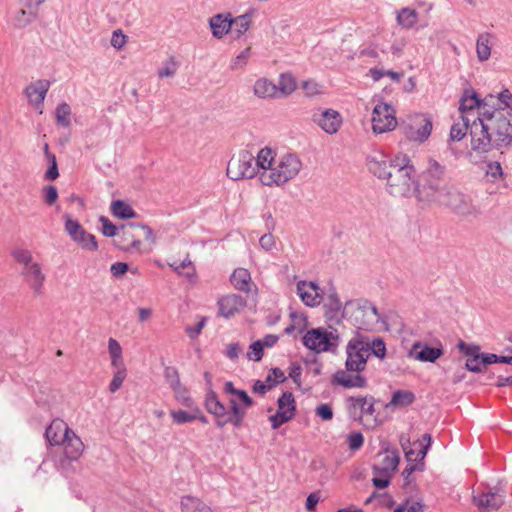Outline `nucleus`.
I'll list each match as a JSON object with an SVG mask.
<instances>
[{
	"label": "nucleus",
	"mask_w": 512,
	"mask_h": 512,
	"mask_svg": "<svg viewBox=\"0 0 512 512\" xmlns=\"http://www.w3.org/2000/svg\"><path fill=\"white\" fill-rule=\"evenodd\" d=\"M481 116L472 121L471 149L487 153L512 144V93L508 89L497 95L496 104H485Z\"/></svg>",
	"instance_id": "nucleus-1"
},
{
	"label": "nucleus",
	"mask_w": 512,
	"mask_h": 512,
	"mask_svg": "<svg viewBox=\"0 0 512 512\" xmlns=\"http://www.w3.org/2000/svg\"><path fill=\"white\" fill-rule=\"evenodd\" d=\"M368 169L378 179L386 181V191L394 197L416 196V170L406 154L389 159L380 152L368 157Z\"/></svg>",
	"instance_id": "nucleus-2"
},
{
	"label": "nucleus",
	"mask_w": 512,
	"mask_h": 512,
	"mask_svg": "<svg viewBox=\"0 0 512 512\" xmlns=\"http://www.w3.org/2000/svg\"><path fill=\"white\" fill-rule=\"evenodd\" d=\"M366 347L368 344L363 340V334L357 332L346 346V370H338L332 377V384L344 388H365L367 380L360 374L366 367L369 358Z\"/></svg>",
	"instance_id": "nucleus-3"
},
{
	"label": "nucleus",
	"mask_w": 512,
	"mask_h": 512,
	"mask_svg": "<svg viewBox=\"0 0 512 512\" xmlns=\"http://www.w3.org/2000/svg\"><path fill=\"white\" fill-rule=\"evenodd\" d=\"M446 167L430 158L427 167L421 173L419 182L416 181V198L419 202L434 204L445 191L447 184H443Z\"/></svg>",
	"instance_id": "nucleus-4"
},
{
	"label": "nucleus",
	"mask_w": 512,
	"mask_h": 512,
	"mask_svg": "<svg viewBox=\"0 0 512 512\" xmlns=\"http://www.w3.org/2000/svg\"><path fill=\"white\" fill-rule=\"evenodd\" d=\"M434 204L443 206L455 215L464 218L475 219L481 214L480 208L473 204L471 197L453 185L447 186Z\"/></svg>",
	"instance_id": "nucleus-5"
},
{
	"label": "nucleus",
	"mask_w": 512,
	"mask_h": 512,
	"mask_svg": "<svg viewBox=\"0 0 512 512\" xmlns=\"http://www.w3.org/2000/svg\"><path fill=\"white\" fill-rule=\"evenodd\" d=\"M302 168L300 158L292 153L283 155L277 165L270 171L260 173V181L263 185H282L295 178Z\"/></svg>",
	"instance_id": "nucleus-6"
},
{
	"label": "nucleus",
	"mask_w": 512,
	"mask_h": 512,
	"mask_svg": "<svg viewBox=\"0 0 512 512\" xmlns=\"http://www.w3.org/2000/svg\"><path fill=\"white\" fill-rule=\"evenodd\" d=\"M345 309L353 324L361 330H372L380 318L376 306L367 299L348 301Z\"/></svg>",
	"instance_id": "nucleus-7"
},
{
	"label": "nucleus",
	"mask_w": 512,
	"mask_h": 512,
	"mask_svg": "<svg viewBox=\"0 0 512 512\" xmlns=\"http://www.w3.org/2000/svg\"><path fill=\"white\" fill-rule=\"evenodd\" d=\"M226 173L234 181L253 178L257 174L254 155L246 150L240 151L228 162Z\"/></svg>",
	"instance_id": "nucleus-8"
},
{
	"label": "nucleus",
	"mask_w": 512,
	"mask_h": 512,
	"mask_svg": "<svg viewBox=\"0 0 512 512\" xmlns=\"http://www.w3.org/2000/svg\"><path fill=\"white\" fill-rule=\"evenodd\" d=\"M339 337L322 328L311 329L303 337V344L317 353L330 351L338 346Z\"/></svg>",
	"instance_id": "nucleus-9"
},
{
	"label": "nucleus",
	"mask_w": 512,
	"mask_h": 512,
	"mask_svg": "<svg viewBox=\"0 0 512 512\" xmlns=\"http://www.w3.org/2000/svg\"><path fill=\"white\" fill-rule=\"evenodd\" d=\"M63 218L65 221V231L73 242L84 250L96 251L98 249V243L94 235L88 233L82 225L77 220L72 219L69 214H65Z\"/></svg>",
	"instance_id": "nucleus-10"
},
{
	"label": "nucleus",
	"mask_w": 512,
	"mask_h": 512,
	"mask_svg": "<svg viewBox=\"0 0 512 512\" xmlns=\"http://www.w3.org/2000/svg\"><path fill=\"white\" fill-rule=\"evenodd\" d=\"M397 125L394 108L388 103L377 104L372 112V129L375 133H385Z\"/></svg>",
	"instance_id": "nucleus-11"
},
{
	"label": "nucleus",
	"mask_w": 512,
	"mask_h": 512,
	"mask_svg": "<svg viewBox=\"0 0 512 512\" xmlns=\"http://www.w3.org/2000/svg\"><path fill=\"white\" fill-rule=\"evenodd\" d=\"M497 96L487 95L484 99H480L477 93L473 89H466L463 92V95L460 98V106L459 110L461 115H468L474 117V110L477 109V116H481V112L483 111V107L485 104H496Z\"/></svg>",
	"instance_id": "nucleus-12"
},
{
	"label": "nucleus",
	"mask_w": 512,
	"mask_h": 512,
	"mask_svg": "<svg viewBox=\"0 0 512 512\" xmlns=\"http://www.w3.org/2000/svg\"><path fill=\"white\" fill-rule=\"evenodd\" d=\"M312 121L317 124L325 133L329 135L336 134L343 123L341 114L331 108H318L313 111Z\"/></svg>",
	"instance_id": "nucleus-13"
},
{
	"label": "nucleus",
	"mask_w": 512,
	"mask_h": 512,
	"mask_svg": "<svg viewBox=\"0 0 512 512\" xmlns=\"http://www.w3.org/2000/svg\"><path fill=\"white\" fill-rule=\"evenodd\" d=\"M504 497L501 489L489 488L487 491L473 495V502L479 509L490 512L502 506Z\"/></svg>",
	"instance_id": "nucleus-14"
},
{
	"label": "nucleus",
	"mask_w": 512,
	"mask_h": 512,
	"mask_svg": "<svg viewBox=\"0 0 512 512\" xmlns=\"http://www.w3.org/2000/svg\"><path fill=\"white\" fill-rule=\"evenodd\" d=\"M296 288L298 296L306 306L316 307L321 303L323 297L317 283L301 280L297 282Z\"/></svg>",
	"instance_id": "nucleus-15"
},
{
	"label": "nucleus",
	"mask_w": 512,
	"mask_h": 512,
	"mask_svg": "<svg viewBox=\"0 0 512 512\" xmlns=\"http://www.w3.org/2000/svg\"><path fill=\"white\" fill-rule=\"evenodd\" d=\"M324 315L325 317L335 324H339L344 317L347 309L343 308L342 303L334 289L326 296L324 303Z\"/></svg>",
	"instance_id": "nucleus-16"
},
{
	"label": "nucleus",
	"mask_w": 512,
	"mask_h": 512,
	"mask_svg": "<svg viewBox=\"0 0 512 512\" xmlns=\"http://www.w3.org/2000/svg\"><path fill=\"white\" fill-rule=\"evenodd\" d=\"M21 275L24 281L33 290L34 294L40 295L42 293L46 276L43 273L39 263H36L33 266H29L25 270H21Z\"/></svg>",
	"instance_id": "nucleus-17"
},
{
	"label": "nucleus",
	"mask_w": 512,
	"mask_h": 512,
	"mask_svg": "<svg viewBox=\"0 0 512 512\" xmlns=\"http://www.w3.org/2000/svg\"><path fill=\"white\" fill-rule=\"evenodd\" d=\"M414 124L417 127L411 126L408 132V137L416 142L422 143L426 141L432 132V119L428 115L418 116Z\"/></svg>",
	"instance_id": "nucleus-18"
},
{
	"label": "nucleus",
	"mask_w": 512,
	"mask_h": 512,
	"mask_svg": "<svg viewBox=\"0 0 512 512\" xmlns=\"http://www.w3.org/2000/svg\"><path fill=\"white\" fill-rule=\"evenodd\" d=\"M72 429L62 420H53L46 428L45 437L50 445H61L69 436Z\"/></svg>",
	"instance_id": "nucleus-19"
},
{
	"label": "nucleus",
	"mask_w": 512,
	"mask_h": 512,
	"mask_svg": "<svg viewBox=\"0 0 512 512\" xmlns=\"http://www.w3.org/2000/svg\"><path fill=\"white\" fill-rule=\"evenodd\" d=\"M219 314L225 318L233 316L246 306V300L237 294H229L218 301Z\"/></svg>",
	"instance_id": "nucleus-20"
},
{
	"label": "nucleus",
	"mask_w": 512,
	"mask_h": 512,
	"mask_svg": "<svg viewBox=\"0 0 512 512\" xmlns=\"http://www.w3.org/2000/svg\"><path fill=\"white\" fill-rule=\"evenodd\" d=\"M136 229H138V224L135 223L122 224L120 226L121 234L117 241V246L120 249L130 251L133 248H139L141 241L137 239V236L134 233V230Z\"/></svg>",
	"instance_id": "nucleus-21"
},
{
	"label": "nucleus",
	"mask_w": 512,
	"mask_h": 512,
	"mask_svg": "<svg viewBox=\"0 0 512 512\" xmlns=\"http://www.w3.org/2000/svg\"><path fill=\"white\" fill-rule=\"evenodd\" d=\"M349 413L353 418H361L363 415H373L375 412L372 398L368 397H349Z\"/></svg>",
	"instance_id": "nucleus-22"
},
{
	"label": "nucleus",
	"mask_w": 512,
	"mask_h": 512,
	"mask_svg": "<svg viewBox=\"0 0 512 512\" xmlns=\"http://www.w3.org/2000/svg\"><path fill=\"white\" fill-rule=\"evenodd\" d=\"M380 456H382V460L379 464L373 466V473H384L392 476L399 465L398 452L396 450H386Z\"/></svg>",
	"instance_id": "nucleus-23"
},
{
	"label": "nucleus",
	"mask_w": 512,
	"mask_h": 512,
	"mask_svg": "<svg viewBox=\"0 0 512 512\" xmlns=\"http://www.w3.org/2000/svg\"><path fill=\"white\" fill-rule=\"evenodd\" d=\"M50 83L47 80H37L25 89V94L29 102L38 107L40 106L49 90Z\"/></svg>",
	"instance_id": "nucleus-24"
},
{
	"label": "nucleus",
	"mask_w": 512,
	"mask_h": 512,
	"mask_svg": "<svg viewBox=\"0 0 512 512\" xmlns=\"http://www.w3.org/2000/svg\"><path fill=\"white\" fill-rule=\"evenodd\" d=\"M442 355V348L430 347L427 345L422 346L420 342L415 343L411 351V356H413L414 359L421 362L434 363Z\"/></svg>",
	"instance_id": "nucleus-25"
},
{
	"label": "nucleus",
	"mask_w": 512,
	"mask_h": 512,
	"mask_svg": "<svg viewBox=\"0 0 512 512\" xmlns=\"http://www.w3.org/2000/svg\"><path fill=\"white\" fill-rule=\"evenodd\" d=\"M209 25L212 35L215 38L221 39L232 29L231 15L229 13L226 15L216 14L210 18Z\"/></svg>",
	"instance_id": "nucleus-26"
},
{
	"label": "nucleus",
	"mask_w": 512,
	"mask_h": 512,
	"mask_svg": "<svg viewBox=\"0 0 512 512\" xmlns=\"http://www.w3.org/2000/svg\"><path fill=\"white\" fill-rule=\"evenodd\" d=\"M62 445H64L65 457L70 461L78 460L84 451V444L82 440L75 434L73 430L70 432L69 436L65 439Z\"/></svg>",
	"instance_id": "nucleus-27"
},
{
	"label": "nucleus",
	"mask_w": 512,
	"mask_h": 512,
	"mask_svg": "<svg viewBox=\"0 0 512 512\" xmlns=\"http://www.w3.org/2000/svg\"><path fill=\"white\" fill-rule=\"evenodd\" d=\"M253 92L260 99H275L278 97L276 84L265 77L255 81Z\"/></svg>",
	"instance_id": "nucleus-28"
},
{
	"label": "nucleus",
	"mask_w": 512,
	"mask_h": 512,
	"mask_svg": "<svg viewBox=\"0 0 512 512\" xmlns=\"http://www.w3.org/2000/svg\"><path fill=\"white\" fill-rule=\"evenodd\" d=\"M472 121L468 115H461L460 120L455 122L450 129L449 140L460 141L462 140L469 130L471 131Z\"/></svg>",
	"instance_id": "nucleus-29"
},
{
	"label": "nucleus",
	"mask_w": 512,
	"mask_h": 512,
	"mask_svg": "<svg viewBox=\"0 0 512 512\" xmlns=\"http://www.w3.org/2000/svg\"><path fill=\"white\" fill-rule=\"evenodd\" d=\"M231 284L235 289L249 292L251 288V275L245 268H237L234 270L230 278Z\"/></svg>",
	"instance_id": "nucleus-30"
},
{
	"label": "nucleus",
	"mask_w": 512,
	"mask_h": 512,
	"mask_svg": "<svg viewBox=\"0 0 512 512\" xmlns=\"http://www.w3.org/2000/svg\"><path fill=\"white\" fill-rule=\"evenodd\" d=\"M205 408L215 417H225L227 415L226 407L212 390H209L206 394Z\"/></svg>",
	"instance_id": "nucleus-31"
},
{
	"label": "nucleus",
	"mask_w": 512,
	"mask_h": 512,
	"mask_svg": "<svg viewBox=\"0 0 512 512\" xmlns=\"http://www.w3.org/2000/svg\"><path fill=\"white\" fill-rule=\"evenodd\" d=\"M182 512H214L201 499L193 496H184L181 500Z\"/></svg>",
	"instance_id": "nucleus-32"
},
{
	"label": "nucleus",
	"mask_w": 512,
	"mask_h": 512,
	"mask_svg": "<svg viewBox=\"0 0 512 512\" xmlns=\"http://www.w3.org/2000/svg\"><path fill=\"white\" fill-rule=\"evenodd\" d=\"M363 340L368 344V347H366L367 354L370 357V355H374L379 359H384L386 356V345L382 338L376 337V338H370L367 335L363 334Z\"/></svg>",
	"instance_id": "nucleus-33"
},
{
	"label": "nucleus",
	"mask_w": 512,
	"mask_h": 512,
	"mask_svg": "<svg viewBox=\"0 0 512 512\" xmlns=\"http://www.w3.org/2000/svg\"><path fill=\"white\" fill-rule=\"evenodd\" d=\"M476 53L480 61H486L491 55V34L482 33L476 41Z\"/></svg>",
	"instance_id": "nucleus-34"
},
{
	"label": "nucleus",
	"mask_w": 512,
	"mask_h": 512,
	"mask_svg": "<svg viewBox=\"0 0 512 512\" xmlns=\"http://www.w3.org/2000/svg\"><path fill=\"white\" fill-rule=\"evenodd\" d=\"M111 213L119 219H131L136 217L133 208L123 200H115L111 203Z\"/></svg>",
	"instance_id": "nucleus-35"
},
{
	"label": "nucleus",
	"mask_w": 512,
	"mask_h": 512,
	"mask_svg": "<svg viewBox=\"0 0 512 512\" xmlns=\"http://www.w3.org/2000/svg\"><path fill=\"white\" fill-rule=\"evenodd\" d=\"M278 411H282L288 417L294 418L296 411V403L294 395L291 392H284L277 401Z\"/></svg>",
	"instance_id": "nucleus-36"
},
{
	"label": "nucleus",
	"mask_w": 512,
	"mask_h": 512,
	"mask_svg": "<svg viewBox=\"0 0 512 512\" xmlns=\"http://www.w3.org/2000/svg\"><path fill=\"white\" fill-rule=\"evenodd\" d=\"M170 267L173 268V270L179 275L187 277L192 282L195 281L196 270L188 257L182 261H174L170 264Z\"/></svg>",
	"instance_id": "nucleus-37"
},
{
	"label": "nucleus",
	"mask_w": 512,
	"mask_h": 512,
	"mask_svg": "<svg viewBox=\"0 0 512 512\" xmlns=\"http://www.w3.org/2000/svg\"><path fill=\"white\" fill-rule=\"evenodd\" d=\"M396 20L401 27L410 29L417 23L418 13L416 10L411 8H402L398 11Z\"/></svg>",
	"instance_id": "nucleus-38"
},
{
	"label": "nucleus",
	"mask_w": 512,
	"mask_h": 512,
	"mask_svg": "<svg viewBox=\"0 0 512 512\" xmlns=\"http://www.w3.org/2000/svg\"><path fill=\"white\" fill-rule=\"evenodd\" d=\"M415 401V394L409 390H397L393 393L389 405L407 407Z\"/></svg>",
	"instance_id": "nucleus-39"
},
{
	"label": "nucleus",
	"mask_w": 512,
	"mask_h": 512,
	"mask_svg": "<svg viewBox=\"0 0 512 512\" xmlns=\"http://www.w3.org/2000/svg\"><path fill=\"white\" fill-rule=\"evenodd\" d=\"M274 161V153L270 148L261 149L257 157H254V165H257V170L259 168L263 169V171L272 170V163Z\"/></svg>",
	"instance_id": "nucleus-40"
},
{
	"label": "nucleus",
	"mask_w": 512,
	"mask_h": 512,
	"mask_svg": "<svg viewBox=\"0 0 512 512\" xmlns=\"http://www.w3.org/2000/svg\"><path fill=\"white\" fill-rule=\"evenodd\" d=\"M251 25L250 15L248 13L232 18V29L230 30L236 39L240 38Z\"/></svg>",
	"instance_id": "nucleus-41"
},
{
	"label": "nucleus",
	"mask_w": 512,
	"mask_h": 512,
	"mask_svg": "<svg viewBox=\"0 0 512 512\" xmlns=\"http://www.w3.org/2000/svg\"><path fill=\"white\" fill-rule=\"evenodd\" d=\"M277 95L281 93L288 96L296 89L295 79L291 74L282 73L279 77V83L276 85Z\"/></svg>",
	"instance_id": "nucleus-42"
},
{
	"label": "nucleus",
	"mask_w": 512,
	"mask_h": 512,
	"mask_svg": "<svg viewBox=\"0 0 512 512\" xmlns=\"http://www.w3.org/2000/svg\"><path fill=\"white\" fill-rule=\"evenodd\" d=\"M229 404H230V415L228 416L229 421L234 427L239 428L243 423V420L246 415V411L244 408H242L237 403V401L235 399H230Z\"/></svg>",
	"instance_id": "nucleus-43"
},
{
	"label": "nucleus",
	"mask_w": 512,
	"mask_h": 512,
	"mask_svg": "<svg viewBox=\"0 0 512 512\" xmlns=\"http://www.w3.org/2000/svg\"><path fill=\"white\" fill-rule=\"evenodd\" d=\"M489 357V353L483 354L481 356H474L472 358H467L465 367L467 370L475 373H479L484 371L487 365L490 364V362L486 361V358Z\"/></svg>",
	"instance_id": "nucleus-44"
},
{
	"label": "nucleus",
	"mask_w": 512,
	"mask_h": 512,
	"mask_svg": "<svg viewBox=\"0 0 512 512\" xmlns=\"http://www.w3.org/2000/svg\"><path fill=\"white\" fill-rule=\"evenodd\" d=\"M55 115L58 125L62 127L70 126L71 109L67 103H61L60 105H58L55 111Z\"/></svg>",
	"instance_id": "nucleus-45"
},
{
	"label": "nucleus",
	"mask_w": 512,
	"mask_h": 512,
	"mask_svg": "<svg viewBox=\"0 0 512 512\" xmlns=\"http://www.w3.org/2000/svg\"><path fill=\"white\" fill-rule=\"evenodd\" d=\"M250 56L251 48L247 47L231 60L230 69L232 71L242 70L248 64Z\"/></svg>",
	"instance_id": "nucleus-46"
},
{
	"label": "nucleus",
	"mask_w": 512,
	"mask_h": 512,
	"mask_svg": "<svg viewBox=\"0 0 512 512\" xmlns=\"http://www.w3.org/2000/svg\"><path fill=\"white\" fill-rule=\"evenodd\" d=\"M175 395V398L183 405L190 407L193 404V400L189 396L187 388L180 382L170 387Z\"/></svg>",
	"instance_id": "nucleus-47"
},
{
	"label": "nucleus",
	"mask_w": 512,
	"mask_h": 512,
	"mask_svg": "<svg viewBox=\"0 0 512 512\" xmlns=\"http://www.w3.org/2000/svg\"><path fill=\"white\" fill-rule=\"evenodd\" d=\"M12 256L15 260L22 265L21 270H25L29 266L35 265L37 262L33 261V256L30 251L24 249H17L13 251Z\"/></svg>",
	"instance_id": "nucleus-48"
},
{
	"label": "nucleus",
	"mask_w": 512,
	"mask_h": 512,
	"mask_svg": "<svg viewBox=\"0 0 512 512\" xmlns=\"http://www.w3.org/2000/svg\"><path fill=\"white\" fill-rule=\"evenodd\" d=\"M485 174L492 182H496L504 177L502 166L498 161L487 163Z\"/></svg>",
	"instance_id": "nucleus-49"
},
{
	"label": "nucleus",
	"mask_w": 512,
	"mask_h": 512,
	"mask_svg": "<svg viewBox=\"0 0 512 512\" xmlns=\"http://www.w3.org/2000/svg\"><path fill=\"white\" fill-rule=\"evenodd\" d=\"M178 68V62L174 57H170L167 61L162 64V67L158 69L159 78L172 77Z\"/></svg>",
	"instance_id": "nucleus-50"
},
{
	"label": "nucleus",
	"mask_w": 512,
	"mask_h": 512,
	"mask_svg": "<svg viewBox=\"0 0 512 512\" xmlns=\"http://www.w3.org/2000/svg\"><path fill=\"white\" fill-rule=\"evenodd\" d=\"M99 222L102 224L101 232L106 237H114L118 234L120 227L114 225L107 217L101 216Z\"/></svg>",
	"instance_id": "nucleus-51"
},
{
	"label": "nucleus",
	"mask_w": 512,
	"mask_h": 512,
	"mask_svg": "<svg viewBox=\"0 0 512 512\" xmlns=\"http://www.w3.org/2000/svg\"><path fill=\"white\" fill-rule=\"evenodd\" d=\"M170 415L177 424H185L197 419V414H191L184 410H172Z\"/></svg>",
	"instance_id": "nucleus-52"
},
{
	"label": "nucleus",
	"mask_w": 512,
	"mask_h": 512,
	"mask_svg": "<svg viewBox=\"0 0 512 512\" xmlns=\"http://www.w3.org/2000/svg\"><path fill=\"white\" fill-rule=\"evenodd\" d=\"M457 347L468 358H472L474 356H481L484 354L480 352V346L469 345L462 340L458 342Z\"/></svg>",
	"instance_id": "nucleus-53"
},
{
	"label": "nucleus",
	"mask_w": 512,
	"mask_h": 512,
	"mask_svg": "<svg viewBox=\"0 0 512 512\" xmlns=\"http://www.w3.org/2000/svg\"><path fill=\"white\" fill-rule=\"evenodd\" d=\"M126 378V369H118L110 382L109 391L111 393H115L123 384V381Z\"/></svg>",
	"instance_id": "nucleus-54"
},
{
	"label": "nucleus",
	"mask_w": 512,
	"mask_h": 512,
	"mask_svg": "<svg viewBox=\"0 0 512 512\" xmlns=\"http://www.w3.org/2000/svg\"><path fill=\"white\" fill-rule=\"evenodd\" d=\"M249 349L250 351L247 353L248 359L256 362L262 359L264 347L259 340L252 343Z\"/></svg>",
	"instance_id": "nucleus-55"
},
{
	"label": "nucleus",
	"mask_w": 512,
	"mask_h": 512,
	"mask_svg": "<svg viewBox=\"0 0 512 512\" xmlns=\"http://www.w3.org/2000/svg\"><path fill=\"white\" fill-rule=\"evenodd\" d=\"M315 414L324 421H330L333 418V410L329 404L323 403L316 407Z\"/></svg>",
	"instance_id": "nucleus-56"
},
{
	"label": "nucleus",
	"mask_w": 512,
	"mask_h": 512,
	"mask_svg": "<svg viewBox=\"0 0 512 512\" xmlns=\"http://www.w3.org/2000/svg\"><path fill=\"white\" fill-rule=\"evenodd\" d=\"M349 448L353 451L358 450L362 447L364 438L360 432L350 433L347 437Z\"/></svg>",
	"instance_id": "nucleus-57"
},
{
	"label": "nucleus",
	"mask_w": 512,
	"mask_h": 512,
	"mask_svg": "<svg viewBox=\"0 0 512 512\" xmlns=\"http://www.w3.org/2000/svg\"><path fill=\"white\" fill-rule=\"evenodd\" d=\"M164 377L170 387L181 382L179 373L175 367H170V366L166 367L164 370Z\"/></svg>",
	"instance_id": "nucleus-58"
},
{
	"label": "nucleus",
	"mask_w": 512,
	"mask_h": 512,
	"mask_svg": "<svg viewBox=\"0 0 512 512\" xmlns=\"http://www.w3.org/2000/svg\"><path fill=\"white\" fill-rule=\"evenodd\" d=\"M291 419L292 418L288 417L285 413L278 410L275 414L269 417V421L271 422V426L273 429L279 428L282 424L287 423Z\"/></svg>",
	"instance_id": "nucleus-59"
},
{
	"label": "nucleus",
	"mask_w": 512,
	"mask_h": 512,
	"mask_svg": "<svg viewBox=\"0 0 512 512\" xmlns=\"http://www.w3.org/2000/svg\"><path fill=\"white\" fill-rule=\"evenodd\" d=\"M375 476L372 479L373 485L378 489H384L390 484L392 476L384 473H373Z\"/></svg>",
	"instance_id": "nucleus-60"
},
{
	"label": "nucleus",
	"mask_w": 512,
	"mask_h": 512,
	"mask_svg": "<svg viewBox=\"0 0 512 512\" xmlns=\"http://www.w3.org/2000/svg\"><path fill=\"white\" fill-rule=\"evenodd\" d=\"M302 88L305 94L309 97H313L320 93V86L313 80H306L302 83Z\"/></svg>",
	"instance_id": "nucleus-61"
},
{
	"label": "nucleus",
	"mask_w": 512,
	"mask_h": 512,
	"mask_svg": "<svg viewBox=\"0 0 512 512\" xmlns=\"http://www.w3.org/2000/svg\"><path fill=\"white\" fill-rule=\"evenodd\" d=\"M126 43V36L122 33L120 29L113 31L111 38V45L119 50L124 47Z\"/></svg>",
	"instance_id": "nucleus-62"
},
{
	"label": "nucleus",
	"mask_w": 512,
	"mask_h": 512,
	"mask_svg": "<svg viewBox=\"0 0 512 512\" xmlns=\"http://www.w3.org/2000/svg\"><path fill=\"white\" fill-rule=\"evenodd\" d=\"M44 201L48 205L54 204L58 199V191L55 186L49 185L44 188Z\"/></svg>",
	"instance_id": "nucleus-63"
},
{
	"label": "nucleus",
	"mask_w": 512,
	"mask_h": 512,
	"mask_svg": "<svg viewBox=\"0 0 512 512\" xmlns=\"http://www.w3.org/2000/svg\"><path fill=\"white\" fill-rule=\"evenodd\" d=\"M241 352H242V349H241L240 345L237 342H235V343H230L227 345L224 354L230 360H236V359H238Z\"/></svg>",
	"instance_id": "nucleus-64"
}]
</instances>
